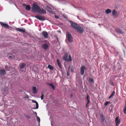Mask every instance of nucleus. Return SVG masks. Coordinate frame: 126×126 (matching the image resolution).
<instances>
[{
	"instance_id": "35",
	"label": "nucleus",
	"mask_w": 126,
	"mask_h": 126,
	"mask_svg": "<svg viewBox=\"0 0 126 126\" xmlns=\"http://www.w3.org/2000/svg\"><path fill=\"white\" fill-rule=\"evenodd\" d=\"M5 91L6 92V91H8V89L7 88H6L5 89Z\"/></svg>"
},
{
	"instance_id": "4",
	"label": "nucleus",
	"mask_w": 126,
	"mask_h": 126,
	"mask_svg": "<svg viewBox=\"0 0 126 126\" xmlns=\"http://www.w3.org/2000/svg\"><path fill=\"white\" fill-rule=\"evenodd\" d=\"M35 17L37 19L41 21H43L45 19V17L44 16H39V15L35 16Z\"/></svg>"
},
{
	"instance_id": "10",
	"label": "nucleus",
	"mask_w": 126,
	"mask_h": 126,
	"mask_svg": "<svg viewBox=\"0 0 126 126\" xmlns=\"http://www.w3.org/2000/svg\"><path fill=\"white\" fill-rule=\"evenodd\" d=\"M115 122L116 123L115 126H118L120 123V120L119 119L118 117L116 118Z\"/></svg>"
},
{
	"instance_id": "41",
	"label": "nucleus",
	"mask_w": 126,
	"mask_h": 126,
	"mask_svg": "<svg viewBox=\"0 0 126 126\" xmlns=\"http://www.w3.org/2000/svg\"><path fill=\"white\" fill-rule=\"evenodd\" d=\"M88 103H87V104H86V107H88Z\"/></svg>"
},
{
	"instance_id": "25",
	"label": "nucleus",
	"mask_w": 126,
	"mask_h": 126,
	"mask_svg": "<svg viewBox=\"0 0 126 126\" xmlns=\"http://www.w3.org/2000/svg\"><path fill=\"white\" fill-rule=\"evenodd\" d=\"M115 93V92L114 91H113L112 93H111V95L110 96V97H109V98H111V97H112L114 94Z\"/></svg>"
},
{
	"instance_id": "28",
	"label": "nucleus",
	"mask_w": 126,
	"mask_h": 126,
	"mask_svg": "<svg viewBox=\"0 0 126 126\" xmlns=\"http://www.w3.org/2000/svg\"><path fill=\"white\" fill-rule=\"evenodd\" d=\"M110 103V102H109L107 101L105 103V106H106L108 104Z\"/></svg>"
},
{
	"instance_id": "13",
	"label": "nucleus",
	"mask_w": 126,
	"mask_h": 126,
	"mask_svg": "<svg viewBox=\"0 0 126 126\" xmlns=\"http://www.w3.org/2000/svg\"><path fill=\"white\" fill-rule=\"evenodd\" d=\"M42 34L44 36V37L46 38H47L48 37V34L46 31H43L42 32Z\"/></svg>"
},
{
	"instance_id": "32",
	"label": "nucleus",
	"mask_w": 126,
	"mask_h": 126,
	"mask_svg": "<svg viewBox=\"0 0 126 126\" xmlns=\"http://www.w3.org/2000/svg\"><path fill=\"white\" fill-rule=\"evenodd\" d=\"M43 96H44L42 94L41 96V100H43V98H44Z\"/></svg>"
},
{
	"instance_id": "3",
	"label": "nucleus",
	"mask_w": 126,
	"mask_h": 126,
	"mask_svg": "<svg viewBox=\"0 0 126 126\" xmlns=\"http://www.w3.org/2000/svg\"><path fill=\"white\" fill-rule=\"evenodd\" d=\"M66 37L69 42L70 43L73 41V38L72 35L69 33H67L66 34Z\"/></svg>"
},
{
	"instance_id": "14",
	"label": "nucleus",
	"mask_w": 126,
	"mask_h": 126,
	"mask_svg": "<svg viewBox=\"0 0 126 126\" xmlns=\"http://www.w3.org/2000/svg\"><path fill=\"white\" fill-rule=\"evenodd\" d=\"M115 31L118 33L122 34V31L120 29L117 28L115 29Z\"/></svg>"
},
{
	"instance_id": "24",
	"label": "nucleus",
	"mask_w": 126,
	"mask_h": 126,
	"mask_svg": "<svg viewBox=\"0 0 126 126\" xmlns=\"http://www.w3.org/2000/svg\"><path fill=\"white\" fill-rule=\"evenodd\" d=\"M26 64L25 63H23L20 66V68L21 69H23L25 66Z\"/></svg>"
},
{
	"instance_id": "34",
	"label": "nucleus",
	"mask_w": 126,
	"mask_h": 126,
	"mask_svg": "<svg viewBox=\"0 0 126 126\" xmlns=\"http://www.w3.org/2000/svg\"><path fill=\"white\" fill-rule=\"evenodd\" d=\"M9 58H14V57H13L12 56H9Z\"/></svg>"
},
{
	"instance_id": "38",
	"label": "nucleus",
	"mask_w": 126,
	"mask_h": 126,
	"mask_svg": "<svg viewBox=\"0 0 126 126\" xmlns=\"http://www.w3.org/2000/svg\"><path fill=\"white\" fill-rule=\"evenodd\" d=\"M34 114H35L36 115V116H37V113L36 112H34Z\"/></svg>"
},
{
	"instance_id": "6",
	"label": "nucleus",
	"mask_w": 126,
	"mask_h": 126,
	"mask_svg": "<svg viewBox=\"0 0 126 126\" xmlns=\"http://www.w3.org/2000/svg\"><path fill=\"white\" fill-rule=\"evenodd\" d=\"M78 32L80 33H83L84 31V29L83 27H81L79 25L77 28V29H76Z\"/></svg>"
},
{
	"instance_id": "12",
	"label": "nucleus",
	"mask_w": 126,
	"mask_h": 126,
	"mask_svg": "<svg viewBox=\"0 0 126 126\" xmlns=\"http://www.w3.org/2000/svg\"><path fill=\"white\" fill-rule=\"evenodd\" d=\"M6 71L2 69L0 70V74L1 76H3L6 74Z\"/></svg>"
},
{
	"instance_id": "15",
	"label": "nucleus",
	"mask_w": 126,
	"mask_h": 126,
	"mask_svg": "<svg viewBox=\"0 0 126 126\" xmlns=\"http://www.w3.org/2000/svg\"><path fill=\"white\" fill-rule=\"evenodd\" d=\"M47 84L51 87V88H52L53 90H55V87L53 85V84L52 83H47Z\"/></svg>"
},
{
	"instance_id": "11",
	"label": "nucleus",
	"mask_w": 126,
	"mask_h": 126,
	"mask_svg": "<svg viewBox=\"0 0 126 126\" xmlns=\"http://www.w3.org/2000/svg\"><path fill=\"white\" fill-rule=\"evenodd\" d=\"M32 92L34 94H36L38 90L36 87L32 86Z\"/></svg>"
},
{
	"instance_id": "33",
	"label": "nucleus",
	"mask_w": 126,
	"mask_h": 126,
	"mask_svg": "<svg viewBox=\"0 0 126 126\" xmlns=\"http://www.w3.org/2000/svg\"><path fill=\"white\" fill-rule=\"evenodd\" d=\"M26 117L27 118H28L29 119H30L31 118L30 117V116L28 115L26 116Z\"/></svg>"
},
{
	"instance_id": "39",
	"label": "nucleus",
	"mask_w": 126,
	"mask_h": 126,
	"mask_svg": "<svg viewBox=\"0 0 126 126\" xmlns=\"http://www.w3.org/2000/svg\"><path fill=\"white\" fill-rule=\"evenodd\" d=\"M47 8V9H51V8L50 7H48Z\"/></svg>"
},
{
	"instance_id": "19",
	"label": "nucleus",
	"mask_w": 126,
	"mask_h": 126,
	"mask_svg": "<svg viewBox=\"0 0 126 126\" xmlns=\"http://www.w3.org/2000/svg\"><path fill=\"white\" fill-rule=\"evenodd\" d=\"M32 102L36 104V109H38L39 106L38 103L36 101L34 100H32Z\"/></svg>"
},
{
	"instance_id": "36",
	"label": "nucleus",
	"mask_w": 126,
	"mask_h": 126,
	"mask_svg": "<svg viewBox=\"0 0 126 126\" xmlns=\"http://www.w3.org/2000/svg\"><path fill=\"white\" fill-rule=\"evenodd\" d=\"M110 85H114L113 83V82H110Z\"/></svg>"
},
{
	"instance_id": "29",
	"label": "nucleus",
	"mask_w": 126,
	"mask_h": 126,
	"mask_svg": "<svg viewBox=\"0 0 126 126\" xmlns=\"http://www.w3.org/2000/svg\"><path fill=\"white\" fill-rule=\"evenodd\" d=\"M36 117H37V120L39 122H40V118L38 117V116H36Z\"/></svg>"
},
{
	"instance_id": "2",
	"label": "nucleus",
	"mask_w": 126,
	"mask_h": 126,
	"mask_svg": "<svg viewBox=\"0 0 126 126\" xmlns=\"http://www.w3.org/2000/svg\"><path fill=\"white\" fill-rule=\"evenodd\" d=\"M68 55L67 54H65L63 56V59L65 61H70L72 60L71 57L70 55H69L68 56Z\"/></svg>"
},
{
	"instance_id": "1",
	"label": "nucleus",
	"mask_w": 126,
	"mask_h": 126,
	"mask_svg": "<svg viewBox=\"0 0 126 126\" xmlns=\"http://www.w3.org/2000/svg\"><path fill=\"white\" fill-rule=\"evenodd\" d=\"M32 9L33 11L41 14L46 13L45 10L43 9H41L40 6L37 4H33L32 7Z\"/></svg>"
},
{
	"instance_id": "20",
	"label": "nucleus",
	"mask_w": 126,
	"mask_h": 126,
	"mask_svg": "<svg viewBox=\"0 0 126 126\" xmlns=\"http://www.w3.org/2000/svg\"><path fill=\"white\" fill-rule=\"evenodd\" d=\"M16 30L20 32H25V30H23L21 29L17 28L16 29Z\"/></svg>"
},
{
	"instance_id": "23",
	"label": "nucleus",
	"mask_w": 126,
	"mask_h": 126,
	"mask_svg": "<svg viewBox=\"0 0 126 126\" xmlns=\"http://www.w3.org/2000/svg\"><path fill=\"white\" fill-rule=\"evenodd\" d=\"M116 13L115 10V9L113 10L112 12V15L114 16H115L117 14H116Z\"/></svg>"
},
{
	"instance_id": "5",
	"label": "nucleus",
	"mask_w": 126,
	"mask_h": 126,
	"mask_svg": "<svg viewBox=\"0 0 126 126\" xmlns=\"http://www.w3.org/2000/svg\"><path fill=\"white\" fill-rule=\"evenodd\" d=\"M70 21L71 22V27L76 30V29H77V27H78L79 25L71 21Z\"/></svg>"
},
{
	"instance_id": "9",
	"label": "nucleus",
	"mask_w": 126,
	"mask_h": 126,
	"mask_svg": "<svg viewBox=\"0 0 126 126\" xmlns=\"http://www.w3.org/2000/svg\"><path fill=\"white\" fill-rule=\"evenodd\" d=\"M2 27L6 28H8L9 26L8 24H6L3 22H1L0 23Z\"/></svg>"
},
{
	"instance_id": "16",
	"label": "nucleus",
	"mask_w": 126,
	"mask_h": 126,
	"mask_svg": "<svg viewBox=\"0 0 126 126\" xmlns=\"http://www.w3.org/2000/svg\"><path fill=\"white\" fill-rule=\"evenodd\" d=\"M100 116L101 119V122H103L105 120V118L104 115L102 114H100Z\"/></svg>"
},
{
	"instance_id": "22",
	"label": "nucleus",
	"mask_w": 126,
	"mask_h": 126,
	"mask_svg": "<svg viewBox=\"0 0 126 126\" xmlns=\"http://www.w3.org/2000/svg\"><path fill=\"white\" fill-rule=\"evenodd\" d=\"M48 67L49 69H50L51 70H53L54 69L53 67L51 65H48Z\"/></svg>"
},
{
	"instance_id": "43",
	"label": "nucleus",
	"mask_w": 126,
	"mask_h": 126,
	"mask_svg": "<svg viewBox=\"0 0 126 126\" xmlns=\"http://www.w3.org/2000/svg\"><path fill=\"white\" fill-rule=\"evenodd\" d=\"M73 96V95L72 94H71V95H70V96L71 97H72V96Z\"/></svg>"
},
{
	"instance_id": "42",
	"label": "nucleus",
	"mask_w": 126,
	"mask_h": 126,
	"mask_svg": "<svg viewBox=\"0 0 126 126\" xmlns=\"http://www.w3.org/2000/svg\"><path fill=\"white\" fill-rule=\"evenodd\" d=\"M26 98H29L28 96V95H27V96H26Z\"/></svg>"
},
{
	"instance_id": "18",
	"label": "nucleus",
	"mask_w": 126,
	"mask_h": 126,
	"mask_svg": "<svg viewBox=\"0 0 126 126\" xmlns=\"http://www.w3.org/2000/svg\"><path fill=\"white\" fill-rule=\"evenodd\" d=\"M57 62L59 68H60L62 69V66L61 64L60 63V61L58 59H57Z\"/></svg>"
},
{
	"instance_id": "27",
	"label": "nucleus",
	"mask_w": 126,
	"mask_h": 126,
	"mask_svg": "<svg viewBox=\"0 0 126 126\" xmlns=\"http://www.w3.org/2000/svg\"><path fill=\"white\" fill-rule=\"evenodd\" d=\"M86 99L88 101V103H89L90 102V100L89 98V96L88 95H87Z\"/></svg>"
},
{
	"instance_id": "44",
	"label": "nucleus",
	"mask_w": 126,
	"mask_h": 126,
	"mask_svg": "<svg viewBox=\"0 0 126 126\" xmlns=\"http://www.w3.org/2000/svg\"><path fill=\"white\" fill-rule=\"evenodd\" d=\"M64 17L65 18H67L66 17H65L64 16Z\"/></svg>"
},
{
	"instance_id": "26",
	"label": "nucleus",
	"mask_w": 126,
	"mask_h": 126,
	"mask_svg": "<svg viewBox=\"0 0 126 126\" xmlns=\"http://www.w3.org/2000/svg\"><path fill=\"white\" fill-rule=\"evenodd\" d=\"M89 81L91 83H94V80L93 79H91L90 78H89Z\"/></svg>"
},
{
	"instance_id": "40",
	"label": "nucleus",
	"mask_w": 126,
	"mask_h": 126,
	"mask_svg": "<svg viewBox=\"0 0 126 126\" xmlns=\"http://www.w3.org/2000/svg\"><path fill=\"white\" fill-rule=\"evenodd\" d=\"M67 75L68 76H69V73L67 72Z\"/></svg>"
},
{
	"instance_id": "21",
	"label": "nucleus",
	"mask_w": 126,
	"mask_h": 126,
	"mask_svg": "<svg viewBox=\"0 0 126 126\" xmlns=\"http://www.w3.org/2000/svg\"><path fill=\"white\" fill-rule=\"evenodd\" d=\"M111 12V10L110 9H108L105 11V13L107 14H108L110 13Z\"/></svg>"
},
{
	"instance_id": "37",
	"label": "nucleus",
	"mask_w": 126,
	"mask_h": 126,
	"mask_svg": "<svg viewBox=\"0 0 126 126\" xmlns=\"http://www.w3.org/2000/svg\"><path fill=\"white\" fill-rule=\"evenodd\" d=\"M50 13L52 14H54V12L52 11H51L50 12Z\"/></svg>"
},
{
	"instance_id": "30",
	"label": "nucleus",
	"mask_w": 126,
	"mask_h": 126,
	"mask_svg": "<svg viewBox=\"0 0 126 126\" xmlns=\"http://www.w3.org/2000/svg\"><path fill=\"white\" fill-rule=\"evenodd\" d=\"M5 69L6 70L8 71L9 70V69H8V66H5Z\"/></svg>"
},
{
	"instance_id": "31",
	"label": "nucleus",
	"mask_w": 126,
	"mask_h": 126,
	"mask_svg": "<svg viewBox=\"0 0 126 126\" xmlns=\"http://www.w3.org/2000/svg\"><path fill=\"white\" fill-rule=\"evenodd\" d=\"M55 18L58 19L59 18V17L58 16H57L56 15H55Z\"/></svg>"
},
{
	"instance_id": "8",
	"label": "nucleus",
	"mask_w": 126,
	"mask_h": 126,
	"mask_svg": "<svg viewBox=\"0 0 126 126\" xmlns=\"http://www.w3.org/2000/svg\"><path fill=\"white\" fill-rule=\"evenodd\" d=\"M86 68L84 66H81L80 68V73L82 75H83L84 73V70L86 69Z\"/></svg>"
},
{
	"instance_id": "7",
	"label": "nucleus",
	"mask_w": 126,
	"mask_h": 126,
	"mask_svg": "<svg viewBox=\"0 0 126 126\" xmlns=\"http://www.w3.org/2000/svg\"><path fill=\"white\" fill-rule=\"evenodd\" d=\"M23 5L24 6H25V9L27 11H30L31 9V7L30 5H26L25 3H23Z\"/></svg>"
},
{
	"instance_id": "17",
	"label": "nucleus",
	"mask_w": 126,
	"mask_h": 126,
	"mask_svg": "<svg viewBox=\"0 0 126 126\" xmlns=\"http://www.w3.org/2000/svg\"><path fill=\"white\" fill-rule=\"evenodd\" d=\"M42 47L45 50H46L48 46L47 44H45L43 45Z\"/></svg>"
}]
</instances>
